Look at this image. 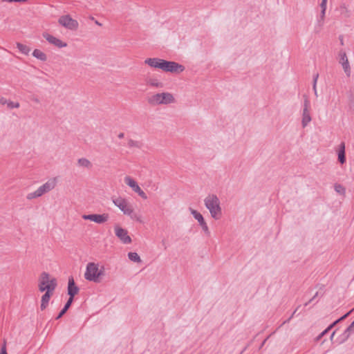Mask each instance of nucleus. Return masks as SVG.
<instances>
[{
    "label": "nucleus",
    "mask_w": 354,
    "mask_h": 354,
    "mask_svg": "<svg viewBox=\"0 0 354 354\" xmlns=\"http://www.w3.org/2000/svg\"><path fill=\"white\" fill-rule=\"evenodd\" d=\"M57 280L55 278H51V283H46L44 282H39V290L40 292H54L57 287Z\"/></svg>",
    "instance_id": "obj_11"
},
{
    "label": "nucleus",
    "mask_w": 354,
    "mask_h": 354,
    "mask_svg": "<svg viewBox=\"0 0 354 354\" xmlns=\"http://www.w3.org/2000/svg\"><path fill=\"white\" fill-rule=\"evenodd\" d=\"M115 236L122 242L124 244H129L131 243V238L129 236L127 230L115 225Z\"/></svg>",
    "instance_id": "obj_9"
},
{
    "label": "nucleus",
    "mask_w": 354,
    "mask_h": 354,
    "mask_svg": "<svg viewBox=\"0 0 354 354\" xmlns=\"http://www.w3.org/2000/svg\"><path fill=\"white\" fill-rule=\"evenodd\" d=\"M338 62L342 65L346 75L350 77L351 73L350 64L346 53L343 50H341L338 53Z\"/></svg>",
    "instance_id": "obj_8"
},
{
    "label": "nucleus",
    "mask_w": 354,
    "mask_h": 354,
    "mask_svg": "<svg viewBox=\"0 0 354 354\" xmlns=\"http://www.w3.org/2000/svg\"><path fill=\"white\" fill-rule=\"evenodd\" d=\"M143 199H147V196L146 195V194L141 189V188L140 189L139 191H138L136 192Z\"/></svg>",
    "instance_id": "obj_37"
},
{
    "label": "nucleus",
    "mask_w": 354,
    "mask_h": 354,
    "mask_svg": "<svg viewBox=\"0 0 354 354\" xmlns=\"http://www.w3.org/2000/svg\"><path fill=\"white\" fill-rule=\"evenodd\" d=\"M0 354H7L6 345L5 342L1 346Z\"/></svg>",
    "instance_id": "obj_39"
},
{
    "label": "nucleus",
    "mask_w": 354,
    "mask_h": 354,
    "mask_svg": "<svg viewBox=\"0 0 354 354\" xmlns=\"http://www.w3.org/2000/svg\"><path fill=\"white\" fill-rule=\"evenodd\" d=\"M147 83L148 85L153 86V87H156V88H162V83L160 82L157 79H149L147 80Z\"/></svg>",
    "instance_id": "obj_26"
},
{
    "label": "nucleus",
    "mask_w": 354,
    "mask_h": 354,
    "mask_svg": "<svg viewBox=\"0 0 354 354\" xmlns=\"http://www.w3.org/2000/svg\"><path fill=\"white\" fill-rule=\"evenodd\" d=\"M205 207L209 210L211 216L215 220H219L222 216V209L220 200L215 194H209L204 199Z\"/></svg>",
    "instance_id": "obj_1"
},
{
    "label": "nucleus",
    "mask_w": 354,
    "mask_h": 354,
    "mask_svg": "<svg viewBox=\"0 0 354 354\" xmlns=\"http://www.w3.org/2000/svg\"><path fill=\"white\" fill-rule=\"evenodd\" d=\"M142 142L138 140H134L132 139H129L127 142V146L129 148H141L142 147Z\"/></svg>",
    "instance_id": "obj_27"
},
{
    "label": "nucleus",
    "mask_w": 354,
    "mask_h": 354,
    "mask_svg": "<svg viewBox=\"0 0 354 354\" xmlns=\"http://www.w3.org/2000/svg\"><path fill=\"white\" fill-rule=\"evenodd\" d=\"M7 106L9 109L19 108V102H12L10 100H9L8 102Z\"/></svg>",
    "instance_id": "obj_35"
},
{
    "label": "nucleus",
    "mask_w": 354,
    "mask_h": 354,
    "mask_svg": "<svg viewBox=\"0 0 354 354\" xmlns=\"http://www.w3.org/2000/svg\"><path fill=\"white\" fill-rule=\"evenodd\" d=\"M334 335H335V332H333V333H332V335H331V338H333V337L334 336Z\"/></svg>",
    "instance_id": "obj_46"
},
{
    "label": "nucleus",
    "mask_w": 354,
    "mask_h": 354,
    "mask_svg": "<svg viewBox=\"0 0 354 354\" xmlns=\"http://www.w3.org/2000/svg\"><path fill=\"white\" fill-rule=\"evenodd\" d=\"M341 44H343V39H341Z\"/></svg>",
    "instance_id": "obj_48"
},
{
    "label": "nucleus",
    "mask_w": 354,
    "mask_h": 354,
    "mask_svg": "<svg viewBox=\"0 0 354 354\" xmlns=\"http://www.w3.org/2000/svg\"><path fill=\"white\" fill-rule=\"evenodd\" d=\"M338 160L341 164H344L346 162L345 157V144L344 142H341L339 146L338 150Z\"/></svg>",
    "instance_id": "obj_19"
},
{
    "label": "nucleus",
    "mask_w": 354,
    "mask_h": 354,
    "mask_svg": "<svg viewBox=\"0 0 354 354\" xmlns=\"http://www.w3.org/2000/svg\"><path fill=\"white\" fill-rule=\"evenodd\" d=\"M124 182L125 183L129 186L136 193L140 190V187L138 185V183L136 182L135 180H133L131 177L127 176L124 178Z\"/></svg>",
    "instance_id": "obj_18"
},
{
    "label": "nucleus",
    "mask_w": 354,
    "mask_h": 354,
    "mask_svg": "<svg viewBox=\"0 0 354 354\" xmlns=\"http://www.w3.org/2000/svg\"><path fill=\"white\" fill-rule=\"evenodd\" d=\"M112 201L113 204L123 212L124 214L129 216L131 218H134L133 216V209L125 198L118 197L113 198Z\"/></svg>",
    "instance_id": "obj_5"
},
{
    "label": "nucleus",
    "mask_w": 354,
    "mask_h": 354,
    "mask_svg": "<svg viewBox=\"0 0 354 354\" xmlns=\"http://www.w3.org/2000/svg\"><path fill=\"white\" fill-rule=\"evenodd\" d=\"M339 11L343 17L349 18L351 16V11L346 3H342L339 6Z\"/></svg>",
    "instance_id": "obj_20"
},
{
    "label": "nucleus",
    "mask_w": 354,
    "mask_h": 354,
    "mask_svg": "<svg viewBox=\"0 0 354 354\" xmlns=\"http://www.w3.org/2000/svg\"><path fill=\"white\" fill-rule=\"evenodd\" d=\"M312 118L310 115V110L302 111L301 126L305 128L311 122Z\"/></svg>",
    "instance_id": "obj_17"
},
{
    "label": "nucleus",
    "mask_w": 354,
    "mask_h": 354,
    "mask_svg": "<svg viewBox=\"0 0 354 354\" xmlns=\"http://www.w3.org/2000/svg\"><path fill=\"white\" fill-rule=\"evenodd\" d=\"M326 10H321V13L317 19L324 21L325 19Z\"/></svg>",
    "instance_id": "obj_38"
},
{
    "label": "nucleus",
    "mask_w": 354,
    "mask_h": 354,
    "mask_svg": "<svg viewBox=\"0 0 354 354\" xmlns=\"http://www.w3.org/2000/svg\"><path fill=\"white\" fill-rule=\"evenodd\" d=\"M79 291V288L75 285L74 279L72 277L68 279V294L69 295V299H72V301H73V297L75 295L77 294Z\"/></svg>",
    "instance_id": "obj_14"
},
{
    "label": "nucleus",
    "mask_w": 354,
    "mask_h": 354,
    "mask_svg": "<svg viewBox=\"0 0 354 354\" xmlns=\"http://www.w3.org/2000/svg\"><path fill=\"white\" fill-rule=\"evenodd\" d=\"M326 3L327 2L322 1L320 3L321 10H326Z\"/></svg>",
    "instance_id": "obj_41"
},
{
    "label": "nucleus",
    "mask_w": 354,
    "mask_h": 354,
    "mask_svg": "<svg viewBox=\"0 0 354 354\" xmlns=\"http://www.w3.org/2000/svg\"><path fill=\"white\" fill-rule=\"evenodd\" d=\"M17 47L19 50L24 55H28L30 51V48L28 46L21 43H17Z\"/></svg>",
    "instance_id": "obj_28"
},
{
    "label": "nucleus",
    "mask_w": 354,
    "mask_h": 354,
    "mask_svg": "<svg viewBox=\"0 0 354 354\" xmlns=\"http://www.w3.org/2000/svg\"><path fill=\"white\" fill-rule=\"evenodd\" d=\"M128 257L133 262H141V259L137 252H129Z\"/></svg>",
    "instance_id": "obj_30"
},
{
    "label": "nucleus",
    "mask_w": 354,
    "mask_h": 354,
    "mask_svg": "<svg viewBox=\"0 0 354 354\" xmlns=\"http://www.w3.org/2000/svg\"><path fill=\"white\" fill-rule=\"evenodd\" d=\"M32 100L37 103L39 102V100L37 98H32Z\"/></svg>",
    "instance_id": "obj_44"
},
{
    "label": "nucleus",
    "mask_w": 354,
    "mask_h": 354,
    "mask_svg": "<svg viewBox=\"0 0 354 354\" xmlns=\"http://www.w3.org/2000/svg\"><path fill=\"white\" fill-rule=\"evenodd\" d=\"M77 165L81 167L86 169H91L92 167V163L86 158H79L77 160Z\"/></svg>",
    "instance_id": "obj_21"
},
{
    "label": "nucleus",
    "mask_w": 354,
    "mask_h": 354,
    "mask_svg": "<svg viewBox=\"0 0 354 354\" xmlns=\"http://www.w3.org/2000/svg\"><path fill=\"white\" fill-rule=\"evenodd\" d=\"M43 37L51 44L58 48H64L67 46V43L62 41L61 39L48 34L44 33Z\"/></svg>",
    "instance_id": "obj_12"
},
{
    "label": "nucleus",
    "mask_w": 354,
    "mask_h": 354,
    "mask_svg": "<svg viewBox=\"0 0 354 354\" xmlns=\"http://www.w3.org/2000/svg\"><path fill=\"white\" fill-rule=\"evenodd\" d=\"M354 332V321L349 325V326L346 329L344 334L346 335V338H348L351 333Z\"/></svg>",
    "instance_id": "obj_33"
},
{
    "label": "nucleus",
    "mask_w": 354,
    "mask_h": 354,
    "mask_svg": "<svg viewBox=\"0 0 354 354\" xmlns=\"http://www.w3.org/2000/svg\"><path fill=\"white\" fill-rule=\"evenodd\" d=\"M322 1L327 2V0H322Z\"/></svg>",
    "instance_id": "obj_47"
},
{
    "label": "nucleus",
    "mask_w": 354,
    "mask_h": 354,
    "mask_svg": "<svg viewBox=\"0 0 354 354\" xmlns=\"http://www.w3.org/2000/svg\"><path fill=\"white\" fill-rule=\"evenodd\" d=\"M334 188H335V192L337 193H338V194H341L342 196L345 195V194H346V189L341 184H338V183L335 184Z\"/></svg>",
    "instance_id": "obj_31"
},
{
    "label": "nucleus",
    "mask_w": 354,
    "mask_h": 354,
    "mask_svg": "<svg viewBox=\"0 0 354 354\" xmlns=\"http://www.w3.org/2000/svg\"><path fill=\"white\" fill-rule=\"evenodd\" d=\"M8 101H9V100H6V98H4V97H1V98L0 99V104H3V105H4V104L8 105Z\"/></svg>",
    "instance_id": "obj_42"
},
{
    "label": "nucleus",
    "mask_w": 354,
    "mask_h": 354,
    "mask_svg": "<svg viewBox=\"0 0 354 354\" xmlns=\"http://www.w3.org/2000/svg\"><path fill=\"white\" fill-rule=\"evenodd\" d=\"M352 312V310H350L348 313L335 321L333 324H331L326 329H325L324 331H322L317 337V340H319L324 335H325L337 323L339 322L344 319L351 313Z\"/></svg>",
    "instance_id": "obj_15"
},
{
    "label": "nucleus",
    "mask_w": 354,
    "mask_h": 354,
    "mask_svg": "<svg viewBox=\"0 0 354 354\" xmlns=\"http://www.w3.org/2000/svg\"><path fill=\"white\" fill-rule=\"evenodd\" d=\"M109 216L108 214H84L82 218L84 220H89L98 224H102L109 220Z\"/></svg>",
    "instance_id": "obj_10"
},
{
    "label": "nucleus",
    "mask_w": 354,
    "mask_h": 354,
    "mask_svg": "<svg viewBox=\"0 0 354 354\" xmlns=\"http://www.w3.org/2000/svg\"><path fill=\"white\" fill-rule=\"evenodd\" d=\"M53 294V292H45V293L42 295L40 306L41 310H44L48 306L49 300Z\"/></svg>",
    "instance_id": "obj_16"
},
{
    "label": "nucleus",
    "mask_w": 354,
    "mask_h": 354,
    "mask_svg": "<svg viewBox=\"0 0 354 354\" xmlns=\"http://www.w3.org/2000/svg\"><path fill=\"white\" fill-rule=\"evenodd\" d=\"M32 55L35 58H37L41 61H43V62L46 61L47 59L46 55L39 49H35L32 53Z\"/></svg>",
    "instance_id": "obj_23"
},
{
    "label": "nucleus",
    "mask_w": 354,
    "mask_h": 354,
    "mask_svg": "<svg viewBox=\"0 0 354 354\" xmlns=\"http://www.w3.org/2000/svg\"><path fill=\"white\" fill-rule=\"evenodd\" d=\"M303 110H310V102L307 98H306L304 101Z\"/></svg>",
    "instance_id": "obj_36"
},
{
    "label": "nucleus",
    "mask_w": 354,
    "mask_h": 354,
    "mask_svg": "<svg viewBox=\"0 0 354 354\" xmlns=\"http://www.w3.org/2000/svg\"><path fill=\"white\" fill-rule=\"evenodd\" d=\"M124 133H120L118 134V137L119 138H124Z\"/></svg>",
    "instance_id": "obj_43"
},
{
    "label": "nucleus",
    "mask_w": 354,
    "mask_h": 354,
    "mask_svg": "<svg viewBox=\"0 0 354 354\" xmlns=\"http://www.w3.org/2000/svg\"><path fill=\"white\" fill-rule=\"evenodd\" d=\"M200 225L202 227V230H203V232L207 235H209L210 232H209V227H208L207 224L206 223V222L204 221L203 223H201Z\"/></svg>",
    "instance_id": "obj_34"
},
{
    "label": "nucleus",
    "mask_w": 354,
    "mask_h": 354,
    "mask_svg": "<svg viewBox=\"0 0 354 354\" xmlns=\"http://www.w3.org/2000/svg\"><path fill=\"white\" fill-rule=\"evenodd\" d=\"M319 77V74L316 73L313 75V89L314 91L315 96L317 97V82Z\"/></svg>",
    "instance_id": "obj_32"
},
{
    "label": "nucleus",
    "mask_w": 354,
    "mask_h": 354,
    "mask_svg": "<svg viewBox=\"0 0 354 354\" xmlns=\"http://www.w3.org/2000/svg\"><path fill=\"white\" fill-rule=\"evenodd\" d=\"M189 209L191 214L198 222L199 225H201V223H202L205 221L203 215L200 212H198V211H196L191 207Z\"/></svg>",
    "instance_id": "obj_22"
},
{
    "label": "nucleus",
    "mask_w": 354,
    "mask_h": 354,
    "mask_svg": "<svg viewBox=\"0 0 354 354\" xmlns=\"http://www.w3.org/2000/svg\"><path fill=\"white\" fill-rule=\"evenodd\" d=\"M165 59L160 58H147L145 60V64L151 68L162 69V65Z\"/></svg>",
    "instance_id": "obj_13"
},
{
    "label": "nucleus",
    "mask_w": 354,
    "mask_h": 354,
    "mask_svg": "<svg viewBox=\"0 0 354 354\" xmlns=\"http://www.w3.org/2000/svg\"><path fill=\"white\" fill-rule=\"evenodd\" d=\"M162 64V71L165 72L178 73L185 70V67L183 65L175 62L165 60Z\"/></svg>",
    "instance_id": "obj_6"
},
{
    "label": "nucleus",
    "mask_w": 354,
    "mask_h": 354,
    "mask_svg": "<svg viewBox=\"0 0 354 354\" xmlns=\"http://www.w3.org/2000/svg\"><path fill=\"white\" fill-rule=\"evenodd\" d=\"M57 185V178H52L47 180L44 184L41 185L35 192L28 193L26 196L28 200H32L36 198H39L44 194L53 190Z\"/></svg>",
    "instance_id": "obj_4"
},
{
    "label": "nucleus",
    "mask_w": 354,
    "mask_h": 354,
    "mask_svg": "<svg viewBox=\"0 0 354 354\" xmlns=\"http://www.w3.org/2000/svg\"><path fill=\"white\" fill-rule=\"evenodd\" d=\"M104 274V267L99 268V264L94 262H89L86 267L84 278L89 281L99 283L100 277Z\"/></svg>",
    "instance_id": "obj_2"
},
{
    "label": "nucleus",
    "mask_w": 354,
    "mask_h": 354,
    "mask_svg": "<svg viewBox=\"0 0 354 354\" xmlns=\"http://www.w3.org/2000/svg\"><path fill=\"white\" fill-rule=\"evenodd\" d=\"M324 21H323L322 19H317L316 23L314 26V32L315 34H319L322 31V30L324 27Z\"/></svg>",
    "instance_id": "obj_24"
},
{
    "label": "nucleus",
    "mask_w": 354,
    "mask_h": 354,
    "mask_svg": "<svg viewBox=\"0 0 354 354\" xmlns=\"http://www.w3.org/2000/svg\"><path fill=\"white\" fill-rule=\"evenodd\" d=\"M72 302H73L72 301V299H68V300L66 303V304H65L64 307L63 308V309L60 311V313L56 317V319H60L66 313V312L68 310V309L71 306Z\"/></svg>",
    "instance_id": "obj_25"
},
{
    "label": "nucleus",
    "mask_w": 354,
    "mask_h": 354,
    "mask_svg": "<svg viewBox=\"0 0 354 354\" xmlns=\"http://www.w3.org/2000/svg\"><path fill=\"white\" fill-rule=\"evenodd\" d=\"M147 102L151 106L167 105L176 102L174 95L169 92L153 94L147 97Z\"/></svg>",
    "instance_id": "obj_3"
},
{
    "label": "nucleus",
    "mask_w": 354,
    "mask_h": 354,
    "mask_svg": "<svg viewBox=\"0 0 354 354\" xmlns=\"http://www.w3.org/2000/svg\"><path fill=\"white\" fill-rule=\"evenodd\" d=\"M39 282H44V283H51V279L50 278V274L46 272H44L41 274L39 279Z\"/></svg>",
    "instance_id": "obj_29"
},
{
    "label": "nucleus",
    "mask_w": 354,
    "mask_h": 354,
    "mask_svg": "<svg viewBox=\"0 0 354 354\" xmlns=\"http://www.w3.org/2000/svg\"><path fill=\"white\" fill-rule=\"evenodd\" d=\"M2 1H3V2H9V3H12V2H26V1H28V0H2Z\"/></svg>",
    "instance_id": "obj_40"
},
{
    "label": "nucleus",
    "mask_w": 354,
    "mask_h": 354,
    "mask_svg": "<svg viewBox=\"0 0 354 354\" xmlns=\"http://www.w3.org/2000/svg\"><path fill=\"white\" fill-rule=\"evenodd\" d=\"M95 24H96L97 25H98V26H102V24H101V23H100V22H99V21H95Z\"/></svg>",
    "instance_id": "obj_45"
},
{
    "label": "nucleus",
    "mask_w": 354,
    "mask_h": 354,
    "mask_svg": "<svg viewBox=\"0 0 354 354\" xmlns=\"http://www.w3.org/2000/svg\"><path fill=\"white\" fill-rule=\"evenodd\" d=\"M58 22L60 25L69 30H74L78 28V22L71 18L70 15L60 17Z\"/></svg>",
    "instance_id": "obj_7"
}]
</instances>
